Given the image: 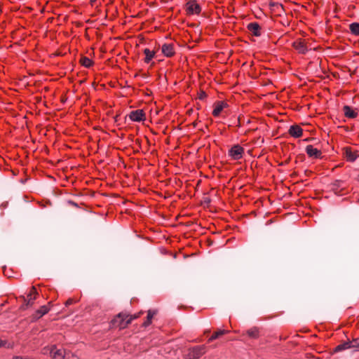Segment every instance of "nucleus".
<instances>
[{"mask_svg":"<svg viewBox=\"0 0 359 359\" xmlns=\"http://www.w3.org/2000/svg\"><path fill=\"white\" fill-rule=\"evenodd\" d=\"M293 46L299 53L304 54L307 51V47L302 41H294Z\"/></svg>","mask_w":359,"mask_h":359,"instance_id":"ddd939ff","label":"nucleus"},{"mask_svg":"<svg viewBox=\"0 0 359 359\" xmlns=\"http://www.w3.org/2000/svg\"><path fill=\"white\" fill-rule=\"evenodd\" d=\"M206 97V93L204 91H201L198 95L200 100H203Z\"/></svg>","mask_w":359,"mask_h":359,"instance_id":"cd10ccee","label":"nucleus"},{"mask_svg":"<svg viewBox=\"0 0 359 359\" xmlns=\"http://www.w3.org/2000/svg\"><path fill=\"white\" fill-rule=\"evenodd\" d=\"M13 359H28V358H22L21 356H15V357L13 358Z\"/></svg>","mask_w":359,"mask_h":359,"instance_id":"c756f323","label":"nucleus"},{"mask_svg":"<svg viewBox=\"0 0 359 359\" xmlns=\"http://www.w3.org/2000/svg\"><path fill=\"white\" fill-rule=\"evenodd\" d=\"M81 64L85 67H90L93 65V61L87 57H82L80 60Z\"/></svg>","mask_w":359,"mask_h":359,"instance_id":"4be33fe9","label":"nucleus"},{"mask_svg":"<svg viewBox=\"0 0 359 359\" xmlns=\"http://www.w3.org/2000/svg\"><path fill=\"white\" fill-rule=\"evenodd\" d=\"M76 301L74 299H72V298H69L68 299L66 302H65V306H68L71 304H73L74 303H75Z\"/></svg>","mask_w":359,"mask_h":359,"instance_id":"bb28decb","label":"nucleus"},{"mask_svg":"<svg viewBox=\"0 0 359 359\" xmlns=\"http://www.w3.org/2000/svg\"><path fill=\"white\" fill-rule=\"evenodd\" d=\"M247 28L254 36H259L261 35V27L257 22L249 23Z\"/></svg>","mask_w":359,"mask_h":359,"instance_id":"9d476101","label":"nucleus"},{"mask_svg":"<svg viewBox=\"0 0 359 359\" xmlns=\"http://www.w3.org/2000/svg\"><path fill=\"white\" fill-rule=\"evenodd\" d=\"M144 116L145 114L141 109L132 111L129 114V118L133 121H141L144 118Z\"/></svg>","mask_w":359,"mask_h":359,"instance_id":"0eeeda50","label":"nucleus"},{"mask_svg":"<svg viewBox=\"0 0 359 359\" xmlns=\"http://www.w3.org/2000/svg\"><path fill=\"white\" fill-rule=\"evenodd\" d=\"M205 352V347L204 346H196L189 351L187 359H198Z\"/></svg>","mask_w":359,"mask_h":359,"instance_id":"f03ea898","label":"nucleus"},{"mask_svg":"<svg viewBox=\"0 0 359 359\" xmlns=\"http://www.w3.org/2000/svg\"><path fill=\"white\" fill-rule=\"evenodd\" d=\"M344 155L347 161H349L351 162H353L357 156L354 154V152L352 151L351 149L349 147L344 148Z\"/></svg>","mask_w":359,"mask_h":359,"instance_id":"f3484780","label":"nucleus"},{"mask_svg":"<svg viewBox=\"0 0 359 359\" xmlns=\"http://www.w3.org/2000/svg\"><path fill=\"white\" fill-rule=\"evenodd\" d=\"M243 152V148L238 144H236L229 149V154L233 159L238 160L242 158Z\"/></svg>","mask_w":359,"mask_h":359,"instance_id":"7ed1b4c3","label":"nucleus"},{"mask_svg":"<svg viewBox=\"0 0 359 359\" xmlns=\"http://www.w3.org/2000/svg\"><path fill=\"white\" fill-rule=\"evenodd\" d=\"M227 106V104L224 102H217L215 104V108L212 111V115L214 116H218L221 111Z\"/></svg>","mask_w":359,"mask_h":359,"instance_id":"4468645a","label":"nucleus"},{"mask_svg":"<svg viewBox=\"0 0 359 359\" xmlns=\"http://www.w3.org/2000/svg\"><path fill=\"white\" fill-rule=\"evenodd\" d=\"M144 53L145 54L146 56L144 58V62L146 63H149L155 55L154 51L150 50L149 48H145L144 50Z\"/></svg>","mask_w":359,"mask_h":359,"instance_id":"6ab92c4d","label":"nucleus"},{"mask_svg":"<svg viewBox=\"0 0 359 359\" xmlns=\"http://www.w3.org/2000/svg\"><path fill=\"white\" fill-rule=\"evenodd\" d=\"M6 341L0 339V347H4L6 346Z\"/></svg>","mask_w":359,"mask_h":359,"instance_id":"c85d7f7f","label":"nucleus"},{"mask_svg":"<svg viewBox=\"0 0 359 359\" xmlns=\"http://www.w3.org/2000/svg\"><path fill=\"white\" fill-rule=\"evenodd\" d=\"M185 359H187V356L185 357Z\"/></svg>","mask_w":359,"mask_h":359,"instance_id":"f704fd0d","label":"nucleus"},{"mask_svg":"<svg viewBox=\"0 0 359 359\" xmlns=\"http://www.w3.org/2000/svg\"><path fill=\"white\" fill-rule=\"evenodd\" d=\"M162 52L166 57H172L175 54L172 43H165L162 46Z\"/></svg>","mask_w":359,"mask_h":359,"instance_id":"f8f14e48","label":"nucleus"},{"mask_svg":"<svg viewBox=\"0 0 359 359\" xmlns=\"http://www.w3.org/2000/svg\"><path fill=\"white\" fill-rule=\"evenodd\" d=\"M52 304L51 302L48 303V305H44L41 306L35 313L32 315V319L36 320L41 318L43 316L46 314L50 310V306Z\"/></svg>","mask_w":359,"mask_h":359,"instance_id":"423d86ee","label":"nucleus"},{"mask_svg":"<svg viewBox=\"0 0 359 359\" xmlns=\"http://www.w3.org/2000/svg\"><path fill=\"white\" fill-rule=\"evenodd\" d=\"M246 334L251 339H258L259 337V328L252 327L246 331Z\"/></svg>","mask_w":359,"mask_h":359,"instance_id":"2eb2a0df","label":"nucleus"},{"mask_svg":"<svg viewBox=\"0 0 359 359\" xmlns=\"http://www.w3.org/2000/svg\"><path fill=\"white\" fill-rule=\"evenodd\" d=\"M187 13L189 15L200 13L201 8L199 4L194 0L189 1L186 4Z\"/></svg>","mask_w":359,"mask_h":359,"instance_id":"20e7f679","label":"nucleus"},{"mask_svg":"<svg viewBox=\"0 0 359 359\" xmlns=\"http://www.w3.org/2000/svg\"><path fill=\"white\" fill-rule=\"evenodd\" d=\"M129 315L126 313H118L111 322L113 327L120 330L126 328L130 324V320H128Z\"/></svg>","mask_w":359,"mask_h":359,"instance_id":"f257e3e1","label":"nucleus"},{"mask_svg":"<svg viewBox=\"0 0 359 359\" xmlns=\"http://www.w3.org/2000/svg\"><path fill=\"white\" fill-rule=\"evenodd\" d=\"M350 29L352 34L359 35V23L354 22L351 24Z\"/></svg>","mask_w":359,"mask_h":359,"instance_id":"5701e85b","label":"nucleus"},{"mask_svg":"<svg viewBox=\"0 0 359 359\" xmlns=\"http://www.w3.org/2000/svg\"><path fill=\"white\" fill-rule=\"evenodd\" d=\"M343 111L346 117L351 118H354L358 115L357 112H355L351 107L347 105L343 107Z\"/></svg>","mask_w":359,"mask_h":359,"instance_id":"dca6fc26","label":"nucleus"},{"mask_svg":"<svg viewBox=\"0 0 359 359\" xmlns=\"http://www.w3.org/2000/svg\"><path fill=\"white\" fill-rule=\"evenodd\" d=\"M50 353L53 358H61L65 359L67 353L62 349H57L56 346L53 345L50 348Z\"/></svg>","mask_w":359,"mask_h":359,"instance_id":"6e6552de","label":"nucleus"},{"mask_svg":"<svg viewBox=\"0 0 359 359\" xmlns=\"http://www.w3.org/2000/svg\"><path fill=\"white\" fill-rule=\"evenodd\" d=\"M65 359H80V358L74 353H67Z\"/></svg>","mask_w":359,"mask_h":359,"instance_id":"b1692460","label":"nucleus"},{"mask_svg":"<svg viewBox=\"0 0 359 359\" xmlns=\"http://www.w3.org/2000/svg\"><path fill=\"white\" fill-rule=\"evenodd\" d=\"M306 152L309 157H313L316 158H320L322 154L319 149L314 148L312 145L306 146Z\"/></svg>","mask_w":359,"mask_h":359,"instance_id":"1a4fd4ad","label":"nucleus"},{"mask_svg":"<svg viewBox=\"0 0 359 359\" xmlns=\"http://www.w3.org/2000/svg\"><path fill=\"white\" fill-rule=\"evenodd\" d=\"M339 183V181H337V182L334 184V186H337V187H339V184H338Z\"/></svg>","mask_w":359,"mask_h":359,"instance_id":"7c9ffc66","label":"nucleus"},{"mask_svg":"<svg viewBox=\"0 0 359 359\" xmlns=\"http://www.w3.org/2000/svg\"><path fill=\"white\" fill-rule=\"evenodd\" d=\"M351 348H353L351 341H345V342L338 345L336 347L335 350H336V351H341V350L348 349Z\"/></svg>","mask_w":359,"mask_h":359,"instance_id":"412c9836","label":"nucleus"},{"mask_svg":"<svg viewBox=\"0 0 359 359\" xmlns=\"http://www.w3.org/2000/svg\"><path fill=\"white\" fill-rule=\"evenodd\" d=\"M38 292L34 286H32L30 289L29 293L27 294V298L23 297L24 301L26 302L27 306H31L34 304V301L36 299L38 296Z\"/></svg>","mask_w":359,"mask_h":359,"instance_id":"39448f33","label":"nucleus"},{"mask_svg":"<svg viewBox=\"0 0 359 359\" xmlns=\"http://www.w3.org/2000/svg\"><path fill=\"white\" fill-rule=\"evenodd\" d=\"M288 133L292 137L297 138L302 135L303 130L300 126L293 125L290 126Z\"/></svg>","mask_w":359,"mask_h":359,"instance_id":"9b49d317","label":"nucleus"},{"mask_svg":"<svg viewBox=\"0 0 359 359\" xmlns=\"http://www.w3.org/2000/svg\"><path fill=\"white\" fill-rule=\"evenodd\" d=\"M141 313H141V312H140V313H137V314H134V315H129V317H128V320H130V323L132 322V320H134V319H136V318H139Z\"/></svg>","mask_w":359,"mask_h":359,"instance_id":"a878e982","label":"nucleus"},{"mask_svg":"<svg viewBox=\"0 0 359 359\" xmlns=\"http://www.w3.org/2000/svg\"><path fill=\"white\" fill-rule=\"evenodd\" d=\"M351 344H352L353 348H359V338L353 339L351 341Z\"/></svg>","mask_w":359,"mask_h":359,"instance_id":"393cba45","label":"nucleus"},{"mask_svg":"<svg viewBox=\"0 0 359 359\" xmlns=\"http://www.w3.org/2000/svg\"><path fill=\"white\" fill-rule=\"evenodd\" d=\"M156 314V311L149 310L147 313V320L143 323L142 326L147 327L151 323V320L154 315Z\"/></svg>","mask_w":359,"mask_h":359,"instance_id":"a211bd4d","label":"nucleus"},{"mask_svg":"<svg viewBox=\"0 0 359 359\" xmlns=\"http://www.w3.org/2000/svg\"><path fill=\"white\" fill-rule=\"evenodd\" d=\"M358 180L359 181V174H358Z\"/></svg>","mask_w":359,"mask_h":359,"instance_id":"72a5a7b5","label":"nucleus"},{"mask_svg":"<svg viewBox=\"0 0 359 359\" xmlns=\"http://www.w3.org/2000/svg\"><path fill=\"white\" fill-rule=\"evenodd\" d=\"M229 332V330H220L217 332H215L213 333V334L210 337V339H208V341H212L216 339H217L218 337L226 334Z\"/></svg>","mask_w":359,"mask_h":359,"instance_id":"aec40b11","label":"nucleus"},{"mask_svg":"<svg viewBox=\"0 0 359 359\" xmlns=\"http://www.w3.org/2000/svg\"><path fill=\"white\" fill-rule=\"evenodd\" d=\"M339 183V181H337V182L334 184V186H337V187H339V184H338Z\"/></svg>","mask_w":359,"mask_h":359,"instance_id":"2f4dec72","label":"nucleus"},{"mask_svg":"<svg viewBox=\"0 0 359 359\" xmlns=\"http://www.w3.org/2000/svg\"><path fill=\"white\" fill-rule=\"evenodd\" d=\"M96 0H90L91 4H93Z\"/></svg>","mask_w":359,"mask_h":359,"instance_id":"473e14b6","label":"nucleus"}]
</instances>
